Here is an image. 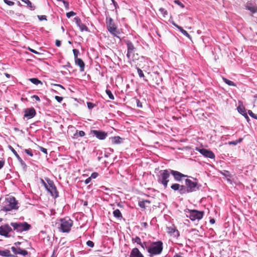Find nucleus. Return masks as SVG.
<instances>
[{"instance_id": "nucleus-1", "label": "nucleus", "mask_w": 257, "mask_h": 257, "mask_svg": "<svg viewBox=\"0 0 257 257\" xmlns=\"http://www.w3.org/2000/svg\"><path fill=\"white\" fill-rule=\"evenodd\" d=\"M192 178L195 180V181H193L189 179L185 180V185H183V187H182L183 190V192H184V194L196 192L200 189L201 185L196 181V179Z\"/></svg>"}, {"instance_id": "nucleus-2", "label": "nucleus", "mask_w": 257, "mask_h": 257, "mask_svg": "<svg viewBox=\"0 0 257 257\" xmlns=\"http://www.w3.org/2000/svg\"><path fill=\"white\" fill-rule=\"evenodd\" d=\"M163 249V243L161 240L153 241L151 243L148 247V252L150 257L160 254Z\"/></svg>"}, {"instance_id": "nucleus-3", "label": "nucleus", "mask_w": 257, "mask_h": 257, "mask_svg": "<svg viewBox=\"0 0 257 257\" xmlns=\"http://www.w3.org/2000/svg\"><path fill=\"white\" fill-rule=\"evenodd\" d=\"M170 175V169L159 171L158 174L157 175L158 182L162 184L165 188H166L169 182V178Z\"/></svg>"}, {"instance_id": "nucleus-4", "label": "nucleus", "mask_w": 257, "mask_h": 257, "mask_svg": "<svg viewBox=\"0 0 257 257\" xmlns=\"http://www.w3.org/2000/svg\"><path fill=\"white\" fill-rule=\"evenodd\" d=\"M186 217L189 218L193 221L201 220L204 215V211H199L196 209H186L184 210Z\"/></svg>"}, {"instance_id": "nucleus-5", "label": "nucleus", "mask_w": 257, "mask_h": 257, "mask_svg": "<svg viewBox=\"0 0 257 257\" xmlns=\"http://www.w3.org/2000/svg\"><path fill=\"white\" fill-rule=\"evenodd\" d=\"M11 226L13 227L14 230L17 232L22 233L24 231H27L31 229L32 226L27 222H11Z\"/></svg>"}, {"instance_id": "nucleus-6", "label": "nucleus", "mask_w": 257, "mask_h": 257, "mask_svg": "<svg viewBox=\"0 0 257 257\" xmlns=\"http://www.w3.org/2000/svg\"><path fill=\"white\" fill-rule=\"evenodd\" d=\"M60 230L62 232H69L73 224V221L69 217H66L60 219Z\"/></svg>"}, {"instance_id": "nucleus-7", "label": "nucleus", "mask_w": 257, "mask_h": 257, "mask_svg": "<svg viewBox=\"0 0 257 257\" xmlns=\"http://www.w3.org/2000/svg\"><path fill=\"white\" fill-rule=\"evenodd\" d=\"M45 180L48 183L47 189H46V190L54 198H58L59 197V193L57 190L56 187L55 186L53 181L51 180L49 178H45Z\"/></svg>"}, {"instance_id": "nucleus-8", "label": "nucleus", "mask_w": 257, "mask_h": 257, "mask_svg": "<svg viewBox=\"0 0 257 257\" xmlns=\"http://www.w3.org/2000/svg\"><path fill=\"white\" fill-rule=\"evenodd\" d=\"M7 202L6 204L3 207V210L6 212L10 211L13 209H18L19 206H18V202L16 198L14 197H11L7 198Z\"/></svg>"}, {"instance_id": "nucleus-9", "label": "nucleus", "mask_w": 257, "mask_h": 257, "mask_svg": "<svg viewBox=\"0 0 257 257\" xmlns=\"http://www.w3.org/2000/svg\"><path fill=\"white\" fill-rule=\"evenodd\" d=\"M106 25L107 30L109 32L114 36H116V34L118 33L117 31V27L111 18H106Z\"/></svg>"}, {"instance_id": "nucleus-10", "label": "nucleus", "mask_w": 257, "mask_h": 257, "mask_svg": "<svg viewBox=\"0 0 257 257\" xmlns=\"http://www.w3.org/2000/svg\"><path fill=\"white\" fill-rule=\"evenodd\" d=\"M13 231L11 225L5 224L0 226V235L6 237H10V233Z\"/></svg>"}, {"instance_id": "nucleus-11", "label": "nucleus", "mask_w": 257, "mask_h": 257, "mask_svg": "<svg viewBox=\"0 0 257 257\" xmlns=\"http://www.w3.org/2000/svg\"><path fill=\"white\" fill-rule=\"evenodd\" d=\"M125 43L127 46L126 57L128 59H130L131 57L134 55L136 48L130 40H127L125 41Z\"/></svg>"}, {"instance_id": "nucleus-12", "label": "nucleus", "mask_w": 257, "mask_h": 257, "mask_svg": "<svg viewBox=\"0 0 257 257\" xmlns=\"http://www.w3.org/2000/svg\"><path fill=\"white\" fill-rule=\"evenodd\" d=\"M90 134L93 135L97 139L100 140H104L107 137V133L101 130H91L90 131Z\"/></svg>"}, {"instance_id": "nucleus-13", "label": "nucleus", "mask_w": 257, "mask_h": 257, "mask_svg": "<svg viewBox=\"0 0 257 257\" xmlns=\"http://www.w3.org/2000/svg\"><path fill=\"white\" fill-rule=\"evenodd\" d=\"M196 150L206 158L212 159L215 157L214 154L209 150L205 148H196Z\"/></svg>"}, {"instance_id": "nucleus-14", "label": "nucleus", "mask_w": 257, "mask_h": 257, "mask_svg": "<svg viewBox=\"0 0 257 257\" xmlns=\"http://www.w3.org/2000/svg\"><path fill=\"white\" fill-rule=\"evenodd\" d=\"M9 148L10 150L13 152V153L15 155L18 160L19 161L20 165L24 171H26L27 169V166L25 162L22 160V159L20 157L16 150L10 145L9 146Z\"/></svg>"}, {"instance_id": "nucleus-15", "label": "nucleus", "mask_w": 257, "mask_h": 257, "mask_svg": "<svg viewBox=\"0 0 257 257\" xmlns=\"http://www.w3.org/2000/svg\"><path fill=\"white\" fill-rule=\"evenodd\" d=\"M171 175L173 176L175 181L177 182L182 181L183 178L188 177V176L186 175H184L181 172L170 169Z\"/></svg>"}, {"instance_id": "nucleus-16", "label": "nucleus", "mask_w": 257, "mask_h": 257, "mask_svg": "<svg viewBox=\"0 0 257 257\" xmlns=\"http://www.w3.org/2000/svg\"><path fill=\"white\" fill-rule=\"evenodd\" d=\"M24 112V117H26L28 119L32 118L36 114V110L33 107L25 109Z\"/></svg>"}, {"instance_id": "nucleus-17", "label": "nucleus", "mask_w": 257, "mask_h": 257, "mask_svg": "<svg viewBox=\"0 0 257 257\" xmlns=\"http://www.w3.org/2000/svg\"><path fill=\"white\" fill-rule=\"evenodd\" d=\"M11 250L16 255L21 254L23 256H26L28 253L26 250L22 249L20 247L12 246Z\"/></svg>"}, {"instance_id": "nucleus-18", "label": "nucleus", "mask_w": 257, "mask_h": 257, "mask_svg": "<svg viewBox=\"0 0 257 257\" xmlns=\"http://www.w3.org/2000/svg\"><path fill=\"white\" fill-rule=\"evenodd\" d=\"M167 232L171 236L178 237L180 236L179 231L177 229L175 226H170L167 227Z\"/></svg>"}, {"instance_id": "nucleus-19", "label": "nucleus", "mask_w": 257, "mask_h": 257, "mask_svg": "<svg viewBox=\"0 0 257 257\" xmlns=\"http://www.w3.org/2000/svg\"><path fill=\"white\" fill-rule=\"evenodd\" d=\"M182 187H183V185L174 183L171 186V188L174 191H178L180 195H184V192H183Z\"/></svg>"}, {"instance_id": "nucleus-20", "label": "nucleus", "mask_w": 257, "mask_h": 257, "mask_svg": "<svg viewBox=\"0 0 257 257\" xmlns=\"http://www.w3.org/2000/svg\"><path fill=\"white\" fill-rule=\"evenodd\" d=\"M245 9L249 11L251 13L254 14L257 12V7L250 2H247L245 5Z\"/></svg>"}, {"instance_id": "nucleus-21", "label": "nucleus", "mask_w": 257, "mask_h": 257, "mask_svg": "<svg viewBox=\"0 0 257 257\" xmlns=\"http://www.w3.org/2000/svg\"><path fill=\"white\" fill-rule=\"evenodd\" d=\"M130 257H144L138 248H133L130 253Z\"/></svg>"}, {"instance_id": "nucleus-22", "label": "nucleus", "mask_w": 257, "mask_h": 257, "mask_svg": "<svg viewBox=\"0 0 257 257\" xmlns=\"http://www.w3.org/2000/svg\"><path fill=\"white\" fill-rule=\"evenodd\" d=\"M75 63L80 67V71L81 72L84 71L85 63L81 59L77 58L75 59Z\"/></svg>"}, {"instance_id": "nucleus-23", "label": "nucleus", "mask_w": 257, "mask_h": 257, "mask_svg": "<svg viewBox=\"0 0 257 257\" xmlns=\"http://www.w3.org/2000/svg\"><path fill=\"white\" fill-rule=\"evenodd\" d=\"M238 112L242 115L247 114L246 109L242 103L239 104L237 107Z\"/></svg>"}, {"instance_id": "nucleus-24", "label": "nucleus", "mask_w": 257, "mask_h": 257, "mask_svg": "<svg viewBox=\"0 0 257 257\" xmlns=\"http://www.w3.org/2000/svg\"><path fill=\"white\" fill-rule=\"evenodd\" d=\"M111 139L113 144H120L123 142V139L119 136L111 137Z\"/></svg>"}, {"instance_id": "nucleus-25", "label": "nucleus", "mask_w": 257, "mask_h": 257, "mask_svg": "<svg viewBox=\"0 0 257 257\" xmlns=\"http://www.w3.org/2000/svg\"><path fill=\"white\" fill-rule=\"evenodd\" d=\"M85 135V133L83 131L76 130L75 133L74 134L73 138L77 139L78 137H83Z\"/></svg>"}, {"instance_id": "nucleus-26", "label": "nucleus", "mask_w": 257, "mask_h": 257, "mask_svg": "<svg viewBox=\"0 0 257 257\" xmlns=\"http://www.w3.org/2000/svg\"><path fill=\"white\" fill-rule=\"evenodd\" d=\"M2 256L4 257H14L15 256L11 254L9 249H5L2 250Z\"/></svg>"}, {"instance_id": "nucleus-27", "label": "nucleus", "mask_w": 257, "mask_h": 257, "mask_svg": "<svg viewBox=\"0 0 257 257\" xmlns=\"http://www.w3.org/2000/svg\"><path fill=\"white\" fill-rule=\"evenodd\" d=\"M29 80L33 83L34 84H35L36 85H38V84H42V82L41 81H40L38 78H31L29 79Z\"/></svg>"}, {"instance_id": "nucleus-28", "label": "nucleus", "mask_w": 257, "mask_h": 257, "mask_svg": "<svg viewBox=\"0 0 257 257\" xmlns=\"http://www.w3.org/2000/svg\"><path fill=\"white\" fill-rule=\"evenodd\" d=\"M113 216L117 218H121L122 217L121 212L118 209H116L113 211Z\"/></svg>"}, {"instance_id": "nucleus-29", "label": "nucleus", "mask_w": 257, "mask_h": 257, "mask_svg": "<svg viewBox=\"0 0 257 257\" xmlns=\"http://www.w3.org/2000/svg\"><path fill=\"white\" fill-rule=\"evenodd\" d=\"M222 80H223V82H225L228 85L231 86H236L235 84L233 81L229 80L224 77H222Z\"/></svg>"}, {"instance_id": "nucleus-30", "label": "nucleus", "mask_w": 257, "mask_h": 257, "mask_svg": "<svg viewBox=\"0 0 257 257\" xmlns=\"http://www.w3.org/2000/svg\"><path fill=\"white\" fill-rule=\"evenodd\" d=\"M221 174L222 176L225 177V178H232L233 177L232 175L230 174V173L227 170H223L221 172Z\"/></svg>"}, {"instance_id": "nucleus-31", "label": "nucleus", "mask_w": 257, "mask_h": 257, "mask_svg": "<svg viewBox=\"0 0 257 257\" xmlns=\"http://www.w3.org/2000/svg\"><path fill=\"white\" fill-rule=\"evenodd\" d=\"M243 140V138H239L238 140L233 141H230L228 143L229 145L236 146L237 144L241 143Z\"/></svg>"}, {"instance_id": "nucleus-32", "label": "nucleus", "mask_w": 257, "mask_h": 257, "mask_svg": "<svg viewBox=\"0 0 257 257\" xmlns=\"http://www.w3.org/2000/svg\"><path fill=\"white\" fill-rule=\"evenodd\" d=\"M80 30L81 31H86L88 32L89 29L88 27L84 24L81 23L80 26L78 27Z\"/></svg>"}, {"instance_id": "nucleus-33", "label": "nucleus", "mask_w": 257, "mask_h": 257, "mask_svg": "<svg viewBox=\"0 0 257 257\" xmlns=\"http://www.w3.org/2000/svg\"><path fill=\"white\" fill-rule=\"evenodd\" d=\"M179 31L181 32V33H182L183 35L185 36L186 37H187L188 38H189V39H191V36L188 34V33L186 31H185V30H184V29H183V28H182V27H181V28L180 29Z\"/></svg>"}, {"instance_id": "nucleus-34", "label": "nucleus", "mask_w": 257, "mask_h": 257, "mask_svg": "<svg viewBox=\"0 0 257 257\" xmlns=\"http://www.w3.org/2000/svg\"><path fill=\"white\" fill-rule=\"evenodd\" d=\"M137 71H138V74H139L140 77L143 78L144 80L145 81H147V80L145 79V75L144 74L143 71L139 67H137Z\"/></svg>"}, {"instance_id": "nucleus-35", "label": "nucleus", "mask_w": 257, "mask_h": 257, "mask_svg": "<svg viewBox=\"0 0 257 257\" xmlns=\"http://www.w3.org/2000/svg\"><path fill=\"white\" fill-rule=\"evenodd\" d=\"M105 92L109 99H110L111 100H113L114 99V96H113V94L112 93L110 90L107 89L105 90Z\"/></svg>"}, {"instance_id": "nucleus-36", "label": "nucleus", "mask_w": 257, "mask_h": 257, "mask_svg": "<svg viewBox=\"0 0 257 257\" xmlns=\"http://www.w3.org/2000/svg\"><path fill=\"white\" fill-rule=\"evenodd\" d=\"M58 2H61L63 3L65 9L66 10H68L69 9V3L65 0H57Z\"/></svg>"}, {"instance_id": "nucleus-37", "label": "nucleus", "mask_w": 257, "mask_h": 257, "mask_svg": "<svg viewBox=\"0 0 257 257\" xmlns=\"http://www.w3.org/2000/svg\"><path fill=\"white\" fill-rule=\"evenodd\" d=\"M141 245V246L144 248V249H146L148 251V247L149 246V243L147 242H144L143 243H142L141 242V244H140Z\"/></svg>"}, {"instance_id": "nucleus-38", "label": "nucleus", "mask_w": 257, "mask_h": 257, "mask_svg": "<svg viewBox=\"0 0 257 257\" xmlns=\"http://www.w3.org/2000/svg\"><path fill=\"white\" fill-rule=\"evenodd\" d=\"M247 113L250 117L257 120V115L253 113L251 110H248Z\"/></svg>"}, {"instance_id": "nucleus-39", "label": "nucleus", "mask_w": 257, "mask_h": 257, "mask_svg": "<svg viewBox=\"0 0 257 257\" xmlns=\"http://www.w3.org/2000/svg\"><path fill=\"white\" fill-rule=\"evenodd\" d=\"M159 11L162 13L164 17H166L168 15V12L164 8H161Z\"/></svg>"}, {"instance_id": "nucleus-40", "label": "nucleus", "mask_w": 257, "mask_h": 257, "mask_svg": "<svg viewBox=\"0 0 257 257\" xmlns=\"http://www.w3.org/2000/svg\"><path fill=\"white\" fill-rule=\"evenodd\" d=\"M74 19L77 26L79 27L82 23L81 19L78 17H75Z\"/></svg>"}, {"instance_id": "nucleus-41", "label": "nucleus", "mask_w": 257, "mask_h": 257, "mask_svg": "<svg viewBox=\"0 0 257 257\" xmlns=\"http://www.w3.org/2000/svg\"><path fill=\"white\" fill-rule=\"evenodd\" d=\"M76 15V13L73 12V11H70L69 12H68L66 13V17L68 18H71V17H73V16H74Z\"/></svg>"}, {"instance_id": "nucleus-42", "label": "nucleus", "mask_w": 257, "mask_h": 257, "mask_svg": "<svg viewBox=\"0 0 257 257\" xmlns=\"http://www.w3.org/2000/svg\"><path fill=\"white\" fill-rule=\"evenodd\" d=\"M73 54L74 56V59H76L77 58H78V55L79 53V50L76 49H73Z\"/></svg>"}, {"instance_id": "nucleus-43", "label": "nucleus", "mask_w": 257, "mask_h": 257, "mask_svg": "<svg viewBox=\"0 0 257 257\" xmlns=\"http://www.w3.org/2000/svg\"><path fill=\"white\" fill-rule=\"evenodd\" d=\"M133 241H134L135 242L137 243L139 245L141 244L142 242L141 238L138 236H136L135 238H133Z\"/></svg>"}, {"instance_id": "nucleus-44", "label": "nucleus", "mask_w": 257, "mask_h": 257, "mask_svg": "<svg viewBox=\"0 0 257 257\" xmlns=\"http://www.w3.org/2000/svg\"><path fill=\"white\" fill-rule=\"evenodd\" d=\"M25 152L27 155H28L29 156H30L31 157H33V152H32V150L31 149H25Z\"/></svg>"}, {"instance_id": "nucleus-45", "label": "nucleus", "mask_w": 257, "mask_h": 257, "mask_svg": "<svg viewBox=\"0 0 257 257\" xmlns=\"http://www.w3.org/2000/svg\"><path fill=\"white\" fill-rule=\"evenodd\" d=\"M174 2L175 4L180 6L181 8H184L185 7L184 5L179 0H175Z\"/></svg>"}, {"instance_id": "nucleus-46", "label": "nucleus", "mask_w": 257, "mask_h": 257, "mask_svg": "<svg viewBox=\"0 0 257 257\" xmlns=\"http://www.w3.org/2000/svg\"><path fill=\"white\" fill-rule=\"evenodd\" d=\"M87 105L88 108L89 109H92L95 106V104L94 103H93L91 102H87Z\"/></svg>"}, {"instance_id": "nucleus-47", "label": "nucleus", "mask_w": 257, "mask_h": 257, "mask_svg": "<svg viewBox=\"0 0 257 257\" xmlns=\"http://www.w3.org/2000/svg\"><path fill=\"white\" fill-rule=\"evenodd\" d=\"M38 18L40 21L47 20V17L45 15H38Z\"/></svg>"}, {"instance_id": "nucleus-48", "label": "nucleus", "mask_w": 257, "mask_h": 257, "mask_svg": "<svg viewBox=\"0 0 257 257\" xmlns=\"http://www.w3.org/2000/svg\"><path fill=\"white\" fill-rule=\"evenodd\" d=\"M27 6L28 7H29L31 10L33 11L35 9L36 7L35 6L32 5L31 2H30L29 3L27 4Z\"/></svg>"}, {"instance_id": "nucleus-49", "label": "nucleus", "mask_w": 257, "mask_h": 257, "mask_svg": "<svg viewBox=\"0 0 257 257\" xmlns=\"http://www.w3.org/2000/svg\"><path fill=\"white\" fill-rule=\"evenodd\" d=\"M139 206L142 208L145 209L146 208L145 203L144 202V201H141L139 202Z\"/></svg>"}, {"instance_id": "nucleus-50", "label": "nucleus", "mask_w": 257, "mask_h": 257, "mask_svg": "<svg viewBox=\"0 0 257 257\" xmlns=\"http://www.w3.org/2000/svg\"><path fill=\"white\" fill-rule=\"evenodd\" d=\"M86 244H87V246H88L89 247H93L94 246V242L92 241H91V240H88L86 242Z\"/></svg>"}, {"instance_id": "nucleus-51", "label": "nucleus", "mask_w": 257, "mask_h": 257, "mask_svg": "<svg viewBox=\"0 0 257 257\" xmlns=\"http://www.w3.org/2000/svg\"><path fill=\"white\" fill-rule=\"evenodd\" d=\"M98 176V173H97V172H93L91 174V176H90V178H91V179H95Z\"/></svg>"}, {"instance_id": "nucleus-52", "label": "nucleus", "mask_w": 257, "mask_h": 257, "mask_svg": "<svg viewBox=\"0 0 257 257\" xmlns=\"http://www.w3.org/2000/svg\"><path fill=\"white\" fill-rule=\"evenodd\" d=\"M136 103H137V106L138 107L142 108V107H143L142 103L140 101L139 99H136Z\"/></svg>"}, {"instance_id": "nucleus-53", "label": "nucleus", "mask_w": 257, "mask_h": 257, "mask_svg": "<svg viewBox=\"0 0 257 257\" xmlns=\"http://www.w3.org/2000/svg\"><path fill=\"white\" fill-rule=\"evenodd\" d=\"M41 183L44 186V187L45 188V189H47V184H48V183L47 182H46V181L45 180H44L43 179H41Z\"/></svg>"}, {"instance_id": "nucleus-54", "label": "nucleus", "mask_w": 257, "mask_h": 257, "mask_svg": "<svg viewBox=\"0 0 257 257\" xmlns=\"http://www.w3.org/2000/svg\"><path fill=\"white\" fill-rule=\"evenodd\" d=\"M41 183L44 186V187L45 188V189H47V184H48V183L47 182H46V181L45 180H44L43 179H41Z\"/></svg>"}, {"instance_id": "nucleus-55", "label": "nucleus", "mask_w": 257, "mask_h": 257, "mask_svg": "<svg viewBox=\"0 0 257 257\" xmlns=\"http://www.w3.org/2000/svg\"><path fill=\"white\" fill-rule=\"evenodd\" d=\"M55 99L59 103L61 102L63 100V97L59 96H55Z\"/></svg>"}, {"instance_id": "nucleus-56", "label": "nucleus", "mask_w": 257, "mask_h": 257, "mask_svg": "<svg viewBox=\"0 0 257 257\" xmlns=\"http://www.w3.org/2000/svg\"><path fill=\"white\" fill-rule=\"evenodd\" d=\"M39 149L40 150L43 152V153L45 154H47L48 153H47V150L42 147H40L39 148Z\"/></svg>"}, {"instance_id": "nucleus-57", "label": "nucleus", "mask_w": 257, "mask_h": 257, "mask_svg": "<svg viewBox=\"0 0 257 257\" xmlns=\"http://www.w3.org/2000/svg\"><path fill=\"white\" fill-rule=\"evenodd\" d=\"M5 164V161L3 159L0 160V170L4 167Z\"/></svg>"}, {"instance_id": "nucleus-58", "label": "nucleus", "mask_w": 257, "mask_h": 257, "mask_svg": "<svg viewBox=\"0 0 257 257\" xmlns=\"http://www.w3.org/2000/svg\"><path fill=\"white\" fill-rule=\"evenodd\" d=\"M32 98H35L37 101H40V97L37 95H34L32 96Z\"/></svg>"}, {"instance_id": "nucleus-59", "label": "nucleus", "mask_w": 257, "mask_h": 257, "mask_svg": "<svg viewBox=\"0 0 257 257\" xmlns=\"http://www.w3.org/2000/svg\"><path fill=\"white\" fill-rule=\"evenodd\" d=\"M91 178L88 177L84 181V183L85 184H88L91 182Z\"/></svg>"}, {"instance_id": "nucleus-60", "label": "nucleus", "mask_w": 257, "mask_h": 257, "mask_svg": "<svg viewBox=\"0 0 257 257\" xmlns=\"http://www.w3.org/2000/svg\"><path fill=\"white\" fill-rule=\"evenodd\" d=\"M28 49H29V50L30 51H31V52L33 53H35V54H39V53L38 52L36 51V50H34V49H33L32 48H30L29 47Z\"/></svg>"}, {"instance_id": "nucleus-61", "label": "nucleus", "mask_w": 257, "mask_h": 257, "mask_svg": "<svg viewBox=\"0 0 257 257\" xmlns=\"http://www.w3.org/2000/svg\"><path fill=\"white\" fill-rule=\"evenodd\" d=\"M55 45L57 47H60L61 45V42L59 40H57L55 42Z\"/></svg>"}, {"instance_id": "nucleus-62", "label": "nucleus", "mask_w": 257, "mask_h": 257, "mask_svg": "<svg viewBox=\"0 0 257 257\" xmlns=\"http://www.w3.org/2000/svg\"><path fill=\"white\" fill-rule=\"evenodd\" d=\"M172 24L173 26H174L176 28H177L179 30H180V29L181 28V26H179V25H178L177 24H176L174 22H172Z\"/></svg>"}, {"instance_id": "nucleus-63", "label": "nucleus", "mask_w": 257, "mask_h": 257, "mask_svg": "<svg viewBox=\"0 0 257 257\" xmlns=\"http://www.w3.org/2000/svg\"><path fill=\"white\" fill-rule=\"evenodd\" d=\"M243 116L244 117V118H245L246 120L249 122V121H250V118H249L248 115H247V113L245 115H244Z\"/></svg>"}, {"instance_id": "nucleus-64", "label": "nucleus", "mask_w": 257, "mask_h": 257, "mask_svg": "<svg viewBox=\"0 0 257 257\" xmlns=\"http://www.w3.org/2000/svg\"><path fill=\"white\" fill-rule=\"evenodd\" d=\"M64 67L65 68H72V66H71V64H70V63L69 62H68L66 65L64 66Z\"/></svg>"}]
</instances>
